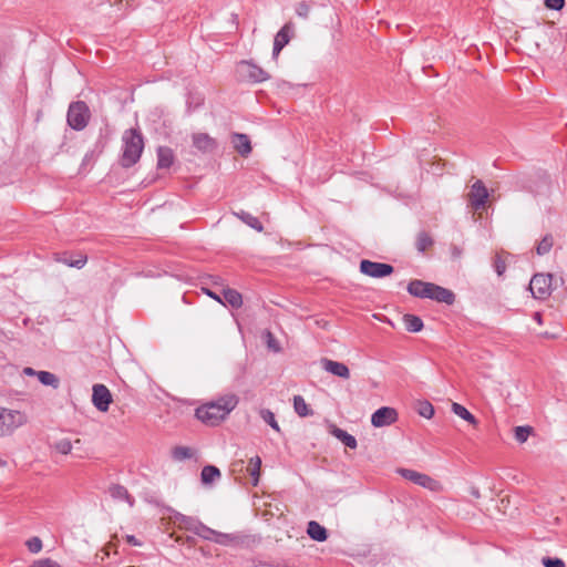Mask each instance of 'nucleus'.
Returning a JSON list of instances; mask_svg holds the SVG:
<instances>
[{
  "label": "nucleus",
  "mask_w": 567,
  "mask_h": 567,
  "mask_svg": "<svg viewBox=\"0 0 567 567\" xmlns=\"http://www.w3.org/2000/svg\"><path fill=\"white\" fill-rule=\"evenodd\" d=\"M417 412H419L420 415L425 416V406L420 404V406L417 409Z\"/></svg>",
  "instance_id": "53"
},
{
  "label": "nucleus",
  "mask_w": 567,
  "mask_h": 567,
  "mask_svg": "<svg viewBox=\"0 0 567 567\" xmlns=\"http://www.w3.org/2000/svg\"><path fill=\"white\" fill-rule=\"evenodd\" d=\"M433 415H434V408L430 402H427V420L431 419Z\"/></svg>",
  "instance_id": "49"
},
{
  "label": "nucleus",
  "mask_w": 567,
  "mask_h": 567,
  "mask_svg": "<svg viewBox=\"0 0 567 567\" xmlns=\"http://www.w3.org/2000/svg\"><path fill=\"white\" fill-rule=\"evenodd\" d=\"M444 164L441 163V159H436L434 156L431 161H427V173H432L433 175H442L443 174Z\"/></svg>",
  "instance_id": "35"
},
{
  "label": "nucleus",
  "mask_w": 567,
  "mask_h": 567,
  "mask_svg": "<svg viewBox=\"0 0 567 567\" xmlns=\"http://www.w3.org/2000/svg\"><path fill=\"white\" fill-rule=\"evenodd\" d=\"M171 517L178 528L193 532L194 534L200 523L198 518L184 515L176 511L173 512Z\"/></svg>",
  "instance_id": "16"
},
{
  "label": "nucleus",
  "mask_w": 567,
  "mask_h": 567,
  "mask_svg": "<svg viewBox=\"0 0 567 567\" xmlns=\"http://www.w3.org/2000/svg\"><path fill=\"white\" fill-rule=\"evenodd\" d=\"M403 322H404L405 329L410 332L421 331L424 326L422 319L414 315H404Z\"/></svg>",
  "instance_id": "27"
},
{
  "label": "nucleus",
  "mask_w": 567,
  "mask_h": 567,
  "mask_svg": "<svg viewBox=\"0 0 567 567\" xmlns=\"http://www.w3.org/2000/svg\"><path fill=\"white\" fill-rule=\"evenodd\" d=\"M398 419V412L393 408L382 406L371 416V423L375 427H382L394 423Z\"/></svg>",
  "instance_id": "12"
},
{
  "label": "nucleus",
  "mask_w": 567,
  "mask_h": 567,
  "mask_svg": "<svg viewBox=\"0 0 567 567\" xmlns=\"http://www.w3.org/2000/svg\"><path fill=\"white\" fill-rule=\"evenodd\" d=\"M90 109L83 101L72 102L68 110V124L75 131H82L89 123Z\"/></svg>",
  "instance_id": "4"
},
{
  "label": "nucleus",
  "mask_w": 567,
  "mask_h": 567,
  "mask_svg": "<svg viewBox=\"0 0 567 567\" xmlns=\"http://www.w3.org/2000/svg\"><path fill=\"white\" fill-rule=\"evenodd\" d=\"M427 489L440 492L443 489L442 484L435 480L427 477Z\"/></svg>",
  "instance_id": "44"
},
{
  "label": "nucleus",
  "mask_w": 567,
  "mask_h": 567,
  "mask_svg": "<svg viewBox=\"0 0 567 567\" xmlns=\"http://www.w3.org/2000/svg\"><path fill=\"white\" fill-rule=\"evenodd\" d=\"M56 452L61 454H69L72 450V443L69 439H62L54 444Z\"/></svg>",
  "instance_id": "37"
},
{
  "label": "nucleus",
  "mask_w": 567,
  "mask_h": 567,
  "mask_svg": "<svg viewBox=\"0 0 567 567\" xmlns=\"http://www.w3.org/2000/svg\"><path fill=\"white\" fill-rule=\"evenodd\" d=\"M27 546L31 553L37 554L42 549V542L39 537H32L27 542Z\"/></svg>",
  "instance_id": "40"
},
{
  "label": "nucleus",
  "mask_w": 567,
  "mask_h": 567,
  "mask_svg": "<svg viewBox=\"0 0 567 567\" xmlns=\"http://www.w3.org/2000/svg\"><path fill=\"white\" fill-rule=\"evenodd\" d=\"M239 72L252 82H264L269 79V74L264 69L248 61L239 63Z\"/></svg>",
  "instance_id": "10"
},
{
  "label": "nucleus",
  "mask_w": 567,
  "mask_h": 567,
  "mask_svg": "<svg viewBox=\"0 0 567 567\" xmlns=\"http://www.w3.org/2000/svg\"><path fill=\"white\" fill-rule=\"evenodd\" d=\"M238 404L235 394H227L196 409V417L209 426L219 424Z\"/></svg>",
  "instance_id": "1"
},
{
  "label": "nucleus",
  "mask_w": 567,
  "mask_h": 567,
  "mask_svg": "<svg viewBox=\"0 0 567 567\" xmlns=\"http://www.w3.org/2000/svg\"><path fill=\"white\" fill-rule=\"evenodd\" d=\"M461 254H462V250L458 247L454 246L453 247V256L454 257H460Z\"/></svg>",
  "instance_id": "50"
},
{
  "label": "nucleus",
  "mask_w": 567,
  "mask_h": 567,
  "mask_svg": "<svg viewBox=\"0 0 567 567\" xmlns=\"http://www.w3.org/2000/svg\"><path fill=\"white\" fill-rule=\"evenodd\" d=\"M505 269H506L505 262L502 259L497 258L495 260V270H496L497 275L502 276L504 274Z\"/></svg>",
  "instance_id": "46"
},
{
  "label": "nucleus",
  "mask_w": 567,
  "mask_h": 567,
  "mask_svg": "<svg viewBox=\"0 0 567 567\" xmlns=\"http://www.w3.org/2000/svg\"><path fill=\"white\" fill-rule=\"evenodd\" d=\"M261 458L259 456L251 457L247 466V472L252 478V485H257L260 476Z\"/></svg>",
  "instance_id": "24"
},
{
  "label": "nucleus",
  "mask_w": 567,
  "mask_h": 567,
  "mask_svg": "<svg viewBox=\"0 0 567 567\" xmlns=\"http://www.w3.org/2000/svg\"><path fill=\"white\" fill-rule=\"evenodd\" d=\"M126 540H127L128 544H131L133 546H141V543L133 535H127L126 536Z\"/></svg>",
  "instance_id": "48"
},
{
  "label": "nucleus",
  "mask_w": 567,
  "mask_h": 567,
  "mask_svg": "<svg viewBox=\"0 0 567 567\" xmlns=\"http://www.w3.org/2000/svg\"><path fill=\"white\" fill-rule=\"evenodd\" d=\"M235 216L239 218L243 223L251 227L252 229L259 233L264 230L262 224L258 220L257 217L252 216L251 214L245 210H240L235 213Z\"/></svg>",
  "instance_id": "23"
},
{
  "label": "nucleus",
  "mask_w": 567,
  "mask_h": 567,
  "mask_svg": "<svg viewBox=\"0 0 567 567\" xmlns=\"http://www.w3.org/2000/svg\"><path fill=\"white\" fill-rule=\"evenodd\" d=\"M205 292H206L207 296H209L214 300L218 301L219 303H224V301L220 298V296H218L217 293L213 292L212 290L205 289Z\"/></svg>",
  "instance_id": "47"
},
{
  "label": "nucleus",
  "mask_w": 567,
  "mask_h": 567,
  "mask_svg": "<svg viewBox=\"0 0 567 567\" xmlns=\"http://www.w3.org/2000/svg\"><path fill=\"white\" fill-rule=\"evenodd\" d=\"M24 373L28 375H33L37 374L38 372H35L32 368H25Z\"/></svg>",
  "instance_id": "51"
},
{
  "label": "nucleus",
  "mask_w": 567,
  "mask_h": 567,
  "mask_svg": "<svg viewBox=\"0 0 567 567\" xmlns=\"http://www.w3.org/2000/svg\"><path fill=\"white\" fill-rule=\"evenodd\" d=\"M545 4L549 9L560 10L565 4V0H545Z\"/></svg>",
  "instance_id": "42"
},
{
  "label": "nucleus",
  "mask_w": 567,
  "mask_h": 567,
  "mask_svg": "<svg viewBox=\"0 0 567 567\" xmlns=\"http://www.w3.org/2000/svg\"><path fill=\"white\" fill-rule=\"evenodd\" d=\"M408 291L419 298H425V282L422 280H413L408 286Z\"/></svg>",
  "instance_id": "31"
},
{
  "label": "nucleus",
  "mask_w": 567,
  "mask_h": 567,
  "mask_svg": "<svg viewBox=\"0 0 567 567\" xmlns=\"http://www.w3.org/2000/svg\"><path fill=\"white\" fill-rule=\"evenodd\" d=\"M223 305H229L230 307L238 309L243 306V297L241 295L231 288L223 289Z\"/></svg>",
  "instance_id": "21"
},
{
  "label": "nucleus",
  "mask_w": 567,
  "mask_h": 567,
  "mask_svg": "<svg viewBox=\"0 0 567 567\" xmlns=\"http://www.w3.org/2000/svg\"><path fill=\"white\" fill-rule=\"evenodd\" d=\"M28 422L24 412L0 406V437L11 435Z\"/></svg>",
  "instance_id": "3"
},
{
  "label": "nucleus",
  "mask_w": 567,
  "mask_h": 567,
  "mask_svg": "<svg viewBox=\"0 0 567 567\" xmlns=\"http://www.w3.org/2000/svg\"><path fill=\"white\" fill-rule=\"evenodd\" d=\"M233 147L243 157H248L251 153V143L249 136L243 133H233L230 136Z\"/></svg>",
  "instance_id": "15"
},
{
  "label": "nucleus",
  "mask_w": 567,
  "mask_h": 567,
  "mask_svg": "<svg viewBox=\"0 0 567 567\" xmlns=\"http://www.w3.org/2000/svg\"><path fill=\"white\" fill-rule=\"evenodd\" d=\"M192 140L194 147L202 153H213L218 147L217 141L207 133H195Z\"/></svg>",
  "instance_id": "13"
},
{
  "label": "nucleus",
  "mask_w": 567,
  "mask_h": 567,
  "mask_svg": "<svg viewBox=\"0 0 567 567\" xmlns=\"http://www.w3.org/2000/svg\"><path fill=\"white\" fill-rule=\"evenodd\" d=\"M310 12V6L306 1H301L296 6V13L300 18L307 19Z\"/></svg>",
  "instance_id": "38"
},
{
  "label": "nucleus",
  "mask_w": 567,
  "mask_h": 567,
  "mask_svg": "<svg viewBox=\"0 0 567 567\" xmlns=\"http://www.w3.org/2000/svg\"><path fill=\"white\" fill-rule=\"evenodd\" d=\"M109 492L114 499L125 501L130 506L134 505V498L124 486L114 484L110 487Z\"/></svg>",
  "instance_id": "22"
},
{
  "label": "nucleus",
  "mask_w": 567,
  "mask_h": 567,
  "mask_svg": "<svg viewBox=\"0 0 567 567\" xmlns=\"http://www.w3.org/2000/svg\"><path fill=\"white\" fill-rule=\"evenodd\" d=\"M292 31V24L286 23L275 35L274 40V49H272V58L277 59L280 51L289 43L290 35L289 33Z\"/></svg>",
  "instance_id": "14"
},
{
  "label": "nucleus",
  "mask_w": 567,
  "mask_h": 567,
  "mask_svg": "<svg viewBox=\"0 0 567 567\" xmlns=\"http://www.w3.org/2000/svg\"><path fill=\"white\" fill-rule=\"evenodd\" d=\"M194 538L193 537H187V542L188 543H193Z\"/></svg>",
  "instance_id": "55"
},
{
  "label": "nucleus",
  "mask_w": 567,
  "mask_h": 567,
  "mask_svg": "<svg viewBox=\"0 0 567 567\" xmlns=\"http://www.w3.org/2000/svg\"><path fill=\"white\" fill-rule=\"evenodd\" d=\"M533 429L530 426H516L515 427V439L519 443H524L527 441Z\"/></svg>",
  "instance_id": "36"
},
{
  "label": "nucleus",
  "mask_w": 567,
  "mask_h": 567,
  "mask_svg": "<svg viewBox=\"0 0 567 567\" xmlns=\"http://www.w3.org/2000/svg\"><path fill=\"white\" fill-rule=\"evenodd\" d=\"M405 480H409L416 485L425 487V475L413 470L400 468L398 471Z\"/></svg>",
  "instance_id": "28"
},
{
  "label": "nucleus",
  "mask_w": 567,
  "mask_h": 567,
  "mask_svg": "<svg viewBox=\"0 0 567 567\" xmlns=\"http://www.w3.org/2000/svg\"><path fill=\"white\" fill-rule=\"evenodd\" d=\"M174 163L173 151L167 146H159L157 148V167L168 168Z\"/></svg>",
  "instance_id": "20"
},
{
  "label": "nucleus",
  "mask_w": 567,
  "mask_h": 567,
  "mask_svg": "<svg viewBox=\"0 0 567 567\" xmlns=\"http://www.w3.org/2000/svg\"><path fill=\"white\" fill-rule=\"evenodd\" d=\"M220 471L214 465H206L203 467L200 478L204 484H210L220 477Z\"/></svg>",
  "instance_id": "25"
},
{
  "label": "nucleus",
  "mask_w": 567,
  "mask_h": 567,
  "mask_svg": "<svg viewBox=\"0 0 567 567\" xmlns=\"http://www.w3.org/2000/svg\"><path fill=\"white\" fill-rule=\"evenodd\" d=\"M394 268L389 264L363 259L360 262V271L372 278H383L393 272Z\"/></svg>",
  "instance_id": "6"
},
{
  "label": "nucleus",
  "mask_w": 567,
  "mask_h": 567,
  "mask_svg": "<svg viewBox=\"0 0 567 567\" xmlns=\"http://www.w3.org/2000/svg\"><path fill=\"white\" fill-rule=\"evenodd\" d=\"M322 363V368L333 374V375H337L339 378H342V379H349L350 378V371H349V368L342 363V362H338V361H333V360H330V359H322L321 361Z\"/></svg>",
  "instance_id": "17"
},
{
  "label": "nucleus",
  "mask_w": 567,
  "mask_h": 567,
  "mask_svg": "<svg viewBox=\"0 0 567 567\" xmlns=\"http://www.w3.org/2000/svg\"><path fill=\"white\" fill-rule=\"evenodd\" d=\"M330 433L340 440L347 447L354 450L358 445L357 440L353 435L349 434L344 430L331 424Z\"/></svg>",
  "instance_id": "18"
},
{
  "label": "nucleus",
  "mask_w": 567,
  "mask_h": 567,
  "mask_svg": "<svg viewBox=\"0 0 567 567\" xmlns=\"http://www.w3.org/2000/svg\"><path fill=\"white\" fill-rule=\"evenodd\" d=\"M427 299H432L450 306L454 303L455 295L447 288L427 282Z\"/></svg>",
  "instance_id": "11"
},
{
  "label": "nucleus",
  "mask_w": 567,
  "mask_h": 567,
  "mask_svg": "<svg viewBox=\"0 0 567 567\" xmlns=\"http://www.w3.org/2000/svg\"><path fill=\"white\" fill-rule=\"evenodd\" d=\"M192 456H193V451H192V449H189L187 446H175L172 450V457L175 461H184V460L190 458Z\"/></svg>",
  "instance_id": "32"
},
{
  "label": "nucleus",
  "mask_w": 567,
  "mask_h": 567,
  "mask_svg": "<svg viewBox=\"0 0 567 567\" xmlns=\"http://www.w3.org/2000/svg\"><path fill=\"white\" fill-rule=\"evenodd\" d=\"M195 534L205 540H212L220 545H228L235 539L233 535L212 529L202 522L199 523Z\"/></svg>",
  "instance_id": "7"
},
{
  "label": "nucleus",
  "mask_w": 567,
  "mask_h": 567,
  "mask_svg": "<svg viewBox=\"0 0 567 567\" xmlns=\"http://www.w3.org/2000/svg\"><path fill=\"white\" fill-rule=\"evenodd\" d=\"M416 247L421 252H425V233L421 231L417 236Z\"/></svg>",
  "instance_id": "45"
},
{
  "label": "nucleus",
  "mask_w": 567,
  "mask_h": 567,
  "mask_svg": "<svg viewBox=\"0 0 567 567\" xmlns=\"http://www.w3.org/2000/svg\"><path fill=\"white\" fill-rule=\"evenodd\" d=\"M122 155L120 165L123 168L134 166L141 158L144 150V138L138 128H128L122 135Z\"/></svg>",
  "instance_id": "2"
},
{
  "label": "nucleus",
  "mask_w": 567,
  "mask_h": 567,
  "mask_svg": "<svg viewBox=\"0 0 567 567\" xmlns=\"http://www.w3.org/2000/svg\"><path fill=\"white\" fill-rule=\"evenodd\" d=\"M37 377L43 385H49L52 386L53 389H56L60 384L59 378L52 372L39 371L37 373Z\"/></svg>",
  "instance_id": "29"
},
{
  "label": "nucleus",
  "mask_w": 567,
  "mask_h": 567,
  "mask_svg": "<svg viewBox=\"0 0 567 567\" xmlns=\"http://www.w3.org/2000/svg\"><path fill=\"white\" fill-rule=\"evenodd\" d=\"M293 409L299 416H307L311 411L301 395L293 396Z\"/></svg>",
  "instance_id": "30"
},
{
  "label": "nucleus",
  "mask_w": 567,
  "mask_h": 567,
  "mask_svg": "<svg viewBox=\"0 0 567 567\" xmlns=\"http://www.w3.org/2000/svg\"><path fill=\"white\" fill-rule=\"evenodd\" d=\"M452 411L457 416H460L461 419L465 420L470 424L477 425L478 422H477L476 417L465 406H463L462 404L454 402L452 404Z\"/></svg>",
  "instance_id": "26"
},
{
  "label": "nucleus",
  "mask_w": 567,
  "mask_h": 567,
  "mask_svg": "<svg viewBox=\"0 0 567 567\" xmlns=\"http://www.w3.org/2000/svg\"><path fill=\"white\" fill-rule=\"evenodd\" d=\"M534 319L535 321H537L539 324L542 323V315L539 312H535L534 313Z\"/></svg>",
  "instance_id": "54"
},
{
  "label": "nucleus",
  "mask_w": 567,
  "mask_h": 567,
  "mask_svg": "<svg viewBox=\"0 0 567 567\" xmlns=\"http://www.w3.org/2000/svg\"><path fill=\"white\" fill-rule=\"evenodd\" d=\"M307 533L311 539L317 542H324L328 538L327 529L316 520L308 523Z\"/></svg>",
  "instance_id": "19"
},
{
  "label": "nucleus",
  "mask_w": 567,
  "mask_h": 567,
  "mask_svg": "<svg viewBox=\"0 0 567 567\" xmlns=\"http://www.w3.org/2000/svg\"><path fill=\"white\" fill-rule=\"evenodd\" d=\"M554 245V239L551 235H546L543 237V239L538 243L536 251L538 255H545L550 251L551 247Z\"/></svg>",
  "instance_id": "33"
},
{
  "label": "nucleus",
  "mask_w": 567,
  "mask_h": 567,
  "mask_svg": "<svg viewBox=\"0 0 567 567\" xmlns=\"http://www.w3.org/2000/svg\"><path fill=\"white\" fill-rule=\"evenodd\" d=\"M32 567H61L58 563L51 559H42L35 561Z\"/></svg>",
  "instance_id": "43"
},
{
  "label": "nucleus",
  "mask_w": 567,
  "mask_h": 567,
  "mask_svg": "<svg viewBox=\"0 0 567 567\" xmlns=\"http://www.w3.org/2000/svg\"><path fill=\"white\" fill-rule=\"evenodd\" d=\"M488 192L482 181H476L468 193V202L473 209L478 210L483 208L487 202Z\"/></svg>",
  "instance_id": "8"
},
{
  "label": "nucleus",
  "mask_w": 567,
  "mask_h": 567,
  "mask_svg": "<svg viewBox=\"0 0 567 567\" xmlns=\"http://www.w3.org/2000/svg\"><path fill=\"white\" fill-rule=\"evenodd\" d=\"M551 275L537 274L529 282V290L534 298L544 300L551 293Z\"/></svg>",
  "instance_id": "5"
},
{
  "label": "nucleus",
  "mask_w": 567,
  "mask_h": 567,
  "mask_svg": "<svg viewBox=\"0 0 567 567\" xmlns=\"http://www.w3.org/2000/svg\"><path fill=\"white\" fill-rule=\"evenodd\" d=\"M260 417L267 424H269L275 431L280 432V427H279L278 422L275 419V414L270 410H268V409L260 410Z\"/></svg>",
  "instance_id": "34"
},
{
  "label": "nucleus",
  "mask_w": 567,
  "mask_h": 567,
  "mask_svg": "<svg viewBox=\"0 0 567 567\" xmlns=\"http://www.w3.org/2000/svg\"><path fill=\"white\" fill-rule=\"evenodd\" d=\"M86 261H87V258L84 255H81L79 259H72V260L63 259V262L65 265H68L69 267L78 268V269H81L82 267H84Z\"/></svg>",
  "instance_id": "39"
},
{
  "label": "nucleus",
  "mask_w": 567,
  "mask_h": 567,
  "mask_svg": "<svg viewBox=\"0 0 567 567\" xmlns=\"http://www.w3.org/2000/svg\"><path fill=\"white\" fill-rule=\"evenodd\" d=\"M471 494H472L474 497H476V498H478V497H480V492H478V489H477L476 487H472V488H471Z\"/></svg>",
  "instance_id": "52"
},
{
  "label": "nucleus",
  "mask_w": 567,
  "mask_h": 567,
  "mask_svg": "<svg viewBox=\"0 0 567 567\" xmlns=\"http://www.w3.org/2000/svg\"><path fill=\"white\" fill-rule=\"evenodd\" d=\"M92 403L101 412H106L112 403V394L104 384H94Z\"/></svg>",
  "instance_id": "9"
},
{
  "label": "nucleus",
  "mask_w": 567,
  "mask_h": 567,
  "mask_svg": "<svg viewBox=\"0 0 567 567\" xmlns=\"http://www.w3.org/2000/svg\"><path fill=\"white\" fill-rule=\"evenodd\" d=\"M542 563L545 567H565V563L560 558L544 557Z\"/></svg>",
  "instance_id": "41"
}]
</instances>
